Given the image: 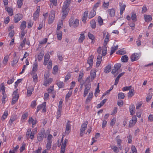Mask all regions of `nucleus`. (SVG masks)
<instances>
[{
  "label": "nucleus",
  "mask_w": 153,
  "mask_h": 153,
  "mask_svg": "<svg viewBox=\"0 0 153 153\" xmlns=\"http://www.w3.org/2000/svg\"><path fill=\"white\" fill-rule=\"evenodd\" d=\"M83 75V71H82V72L81 71L80 74H79V77L78 78V81H80L81 80Z\"/></svg>",
  "instance_id": "3c124183"
},
{
  "label": "nucleus",
  "mask_w": 153,
  "mask_h": 153,
  "mask_svg": "<svg viewBox=\"0 0 153 153\" xmlns=\"http://www.w3.org/2000/svg\"><path fill=\"white\" fill-rule=\"evenodd\" d=\"M97 53H99V55L97 56V61L96 62V66L97 67H99L100 64L102 60V52L101 48L100 47L97 49Z\"/></svg>",
  "instance_id": "f03ea898"
},
{
  "label": "nucleus",
  "mask_w": 153,
  "mask_h": 153,
  "mask_svg": "<svg viewBox=\"0 0 153 153\" xmlns=\"http://www.w3.org/2000/svg\"><path fill=\"white\" fill-rule=\"evenodd\" d=\"M91 79H90V76H89L87 77L86 79V82L89 83L90 82L92 81L95 78L96 76V72L94 71H91L90 72Z\"/></svg>",
  "instance_id": "423d86ee"
},
{
  "label": "nucleus",
  "mask_w": 153,
  "mask_h": 153,
  "mask_svg": "<svg viewBox=\"0 0 153 153\" xmlns=\"http://www.w3.org/2000/svg\"><path fill=\"white\" fill-rule=\"evenodd\" d=\"M88 124V122L87 121H86L82 125L80 133V136L81 137H82L84 134L85 133V131L87 128Z\"/></svg>",
  "instance_id": "7ed1b4c3"
},
{
  "label": "nucleus",
  "mask_w": 153,
  "mask_h": 153,
  "mask_svg": "<svg viewBox=\"0 0 153 153\" xmlns=\"http://www.w3.org/2000/svg\"><path fill=\"white\" fill-rule=\"evenodd\" d=\"M72 94V91H69L68 93L66 95L65 97V99H68L71 96Z\"/></svg>",
  "instance_id": "de8ad7c7"
},
{
  "label": "nucleus",
  "mask_w": 153,
  "mask_h": 153,
  "mask_svg": "<svg viewBox=\"0 0 153 153\" xmlns=\"http://www.w3.org/2000/svg\"><path fill=\"white\" fill-rule=\"evenodd\" d=\"M22 18V15L20 14H17L15 15L14 19L15 22L17 23Z\"/></svg>",
  "instance_id": "9b49d317"
},
{
  "label": "nucleus",
  "mask_w": 153,
  "mask_h": 153,
  "mask_svg": "<svg viewBox=\"0 0 153 153\" xmlns=\"http://www.w3.org/2000/svg\"><path fill=\"white\" fill-rule=\"evenodd\" d=\"M94 58V56L91 55L88 59L87 63L90 66H91L92 65Z\"/></svg>",
  "instance_id": "ddd939ff"
},
{
  "label": "nucleus",
  "mask_w": 153,
  "mask_h": 153,
  "mask_svg": "<svg viewBox=\"0 0 153 153\" xmlns=\"http://www.w3.org/2000/svg\"><path fill=\"white\" fill-rule=\"evenodd\" d=\"M28 116V114L27 113H24L22 116V119L24 120Z\"/></svg>",
  "instance_id": "338daca9"
},
{
  "label": "nucleus",
  "mask_w": 153,
  "mask_h": 153,
  "mask_svg": "<svg viewBox=\"0 0 153 153\" xmlns=\"http://www.w3.org/2000/svg\"><path fill=\"white\" fill-rule=\"evenodd\" d=\"M119 5L120 7V14L121 15H122L123 13V11L125 10L126 6L125 4H123V5L122 3H120Z\"/></svg>",
  "instance_id": "2eb2a0df"
},
{
  "label": "nucleus",
  "mask_w": 153,
  "mask_h": 153,
  "mask_svg": "<svg viewBox=\"0 0 153 153\" xmlns=\"http://www.w3.org/2000/svg\"><path fill=\"white\" fill-rule=\"evenodd\" d=\"M45 137L46 138V135L45 134V131L43 130L41 131L38 134L37 138L38 141H42L43 138Z\"/></svg>",
  "instance_id": "20e7f679"
},
{
  "label": "nucleus",
  "mask_w": 153,
  "mask_h": 153,
  "mask_svg": "<svg viewBox=\"0 0 153 153\" xmlns=\"http://www.w3.org/2000/svg\"><path fill=\"white\" fill-rule=\"evenodd\" d=\"M131 149L132 153H137V150L134 146H132L131 147Z\"/></svg>",
  "instance_id": "09e8293b"
},
{
  "label": "nucleus",
  "mask_w": 153,
  "mask_h": 153,
  "mask_svg": "<svg viewBox=\"0 0 153 153\" xmlns=\"http://www.w3.org/2000/svg\"><path fill=\"white\" fill-rule=\"evenodd\" d=\"M147 10V9L146 7V5H144V6H143V7L142 8V13H145L146 12Z\"/></svg>",
  "instance_id": "69168bd1"
},
{
  "label": "nucleus",
  "mask_w": 153,
  "mask_h": 153,
  "mask_svg": "<svg viewBox=\"0 0 153 153\" xmlns=\"http://www.w3.org/2000/svg\"><path fill=\"white\" fill-rule=\"evenodd\" d=\"M107 11L109 12V15L111 17H113L115 16V10L114 9H108Z\"/></svg>",
  "instance_id": "393cba45"
},
{
  "label": "nucleus",
  "mask_w": 153,
  "mask_h": 153,
  "mask_svg": "<svg viewBox=\"0 0 153 153\" xmlns=\"http://www.w3.org/2000/svg\"><path fill=\"white\" fill-rule=\"evenodd\" d=\"M88 11H85L83 15V17L82 18V21L84 23H85L88 16Z\"/></svg>",
  "instance_id": "f3484780"
},
{
  "label": "nucleus",
  "mask_w": 153,
  "mask_h": 153,
  "mask_svg": "<svg viewBox=\"0 0 153 153\" xmlns=\"http://www.w3.org/2000/svg\"><path fill=\"white\" fill-rule=\"evenodd\" d=\"M74 22V18H71V19H70V20H69V24L70 25V26H71L73 25Z\"/></svg>",
  "instance_id": "052dcab7"
},
{
  "label": "nucleus",
  "mask_w": 153,
  "mask_h": 153,
  "mask_svg": "<svg viewBox=\"0 0 153 153\" xmlns=\"http://www.w3.org/2000/svg\"><path fill=\"white\" fill-rule=\"evenodd\" d=\"M134 89H131L128 93V97H131L134 95Z\"/></svg>",
  "instance_id": "72a5a7b5"
},
{
  "label": "nucleus",
  "mask_w": 153,
  "mask_h": 153,
  "mask_svg": "<svg viewBox=\"0 0 153 153\" xmlns=\"http://www.w3.org/2000/svg\"><path fill=\"white\" fill-rule=\"evenodd\" d=\"M139 58V55L137 53H134L131 56V61L137 60Z\"/></svg>",
  "instance_id": "6e6552de"
},
{
  "label": "nucleus",
  "mask_w": 153,
  "mask_h": 153,
  "mask_svg": "<svg viewBox=\"0 0 153 153\" xmlns=\"http://www.w3.org/2000/svg\"><path fill=\"white\" fill-rule=\"evenodd\" d=\"M91 25L92 28L94 29L96 27V22L94 20H92L91 21Z\"/></svg>",
  "instance_id": "4c0bfd02"
},
{
  "label": "nucleus",
  "mask_w": 153,
  "mask_h": 153,
  "mask_svg": "<svg viewBox=\"0 0 153 153\" xmlns=\"http://www.w3.org/2000/svg\"><path fill=\"white\" fill-rule=\"evenodd\" d=\"M98 21L100 25H102L103 24V21L102 18L100 16L98 17Z\"/></svg>",
  "instance_id": "79ce46f5"
},
{
  "label": "nucleus",
  "mask_w": 153,
  "mask_h": 153,
  "mask_svg": "<svg viewBox=\"0 0 153 153\" xmlns=\"http://www.w3.org/2000/svg\"><path fill=\"white\" fill-rule=\"evenodd\" d=\"M80 35V36L78 39V42L79 43H82L85 39V37L84 33H81Z\"/></svg>",
  "instance_id": "a878e982"
},
{
  "label": "nucleus",
  "mask_w": 153,
  "mask_h": 153,
  "mask_svg": "<svg viewBox=\"0 0 153 153\" xmlns=\"http://www.w3.org/2000/svg\"><path fill=\"white\" fill-rule=\"evenodd\" d=\"M144 16L146 22H148L151 21L152 20V16L149 15H144Z\"/></svg>",
  "instance_id": "4be33fe9"
},
{
  "label": "nucleus",
  "mask_w": 153,
  "mask_h": 153,
  "mask_svg": "<svg viewBox=\"0 0 153 153\" xmlns=\"http://www.w3.org/2000/svg\"><path fill=\"white\" fill-rule=\"evenodd\" d=\"M5 10L7 12L10 16H12L13 15V9L7 6L5 7Z\"/></svg>",
  "instance_id": "dca6fc26"
},
{
  "label": "nucleus",
  "mask_w": 153,
  "mask_h": 153,
  "mask_svg": "<svg viewBox=\"0 0 153 153\" xmlns=\"http://www.w3.org/2000/svg\"><path fill=\"white\" fill-rule=\"evenodd\" d=\"M54 88L53 86H51L50 87V88H49L48 90V93H53V91H54Z\"/></svg>",
  "instance_id": "680f3d73"
},
{
  "label": "nucleus",
  "mask_w": 153,
  "mask_h": 153,
  "mask_svg": "<svg viewBox=\"0 0 153 153\" xmlns=\"http://www.w3.org/2000/svg\"><path fill=\"white\" fill-rule=\"evenodd\" d=\"M35 133L34 132L31 131V132L30 135V137L31 140H33L34 138V135Z\"/></svg>",
  "instance_id": "e2e57ef3"
},
{
  "label": "nucleus",
  "mask_w": 153,
  "mask_h": 153,
  "mask_svg": "<svg viewBox=\"0 0 153 153\" xmlns=\"http://www.w3.org/2000/svg\"><path fill=\"white\" fill-rule=\"evenodd\" d=\"M5 87L4 86V83H2L1 84V85L0 86V90H1L2 91V93H5Z\"/></svg>",
  "instance_id": "58836bf2"
},
{
  "label": "nucleus",
  "mask_w": 153,
  "mask_h": 153,
  "mask_svg": "<svg viewBox=\"0 0 153 153\" xmlns=\"http://www.w3.org/2000/svg\"><path fill=\"white\" fill-rule=\"evenodd\" d=\"M118 97L119 99H123L125 97L124 94L123 93H120L118 94Z\"/></svg>",
  "instance_id": "a19ab883"
},
{
  "label": "nucleus",
  "mask_w": 153,
  "mask_h": 153,
  "mask_svg": "<svg viewBox=\"0 0 153 153\" xmlns=\"http://www.w3.org/2000/svg\"><path fill=\"white\" fill-rule=\"evenodd\" d=\"M61 111L62 110L58 109L57 112V115L56 117V118L57 119H58L61 115Z\"/></svg>",
  "instance_id": "49530a36"
},
{
  "label": "nucleus",
  "mask_w": 153,
  "mask_h": 153,
  "mask_svg": "<svg viewBox=\"0 0 153 153\" xmlns=\"http://www.w3.org/2000/svg\"><path fill=\"white\" fill-rule=\"evenodd\" d=\"M71 1V0H66L65 2L64 3L62 10V18L63 19H64L66 16L68 15L69 11V6Z\"/></svg>",
  "instance_id": "f257e3e1"
},
{
  "label": "nucleus",
  "mask_w": 153,
  "mask_h": 153,
  "mask_svg": "<svg viewBox=\"0 0 153 153\" xmlns=\"http://www.w3.org/2000/svg\"><path fill=\"white\" fill-rule=\"evenodd\" d=\"M152 95L150 94H149L146 98V101L147 102L149 101L152 98Z\"/></svg>",
  "instance_id": "8fccbe9b"
},
{
  "label": "nucleus",
  "mask_w": 153,
  "mask_h": 153,
  "mask_svg": "<svg viewBox=\"0 0 153 153\" xmlns=\"http://www.w3.org/2000/svg\"><path fill=\"white\" fill-rule=\"evenodd\" d=\"M50 59V55L48 53H46L45 54L44 56V65H46L48 61Z\"/></svg>",
  "instance_id": "f8f14e48"
},
{
  "label": "nucleus",
  "mask_w": 153,
  "mask_h": 153,
  "mask_svg": "<svg viewBox=\"0 0 153 153\" xmlns=\"http://www.w3.org/2000/svg\"><path fill=\"white\" fill-rule=\"evenodd\" d=\"M37 62L36 60L35 61L33 66V71H36L37 70Z\"/></svg>",
  "instance_id": "bb28decb"
},
{
  "label": "nucleus",
  "mask_w": 153,
  "mask_h": 153,
  "mask_svg": "<svg viewBox=\"0 0 153 153\" xmlns=\"http://www.w3.org/2000/svg\"><path fill=\"white\" fill-rule=\"evenodd\" d=\"M23 4L22 1H20L18 0L17 1V5L18 7L19 8H20L21 7L22 5Z\"/></svg>",
  "instance_id": "13d9d810"
},
{
  "label": "nucleus",
  "mask_w": 153,
  "mask_h": 153,
  "mask_svg": "<svg viewBox=\"0 0 153 153\" xmlns=\"http://www.w3.org/2000/svg\"><path fill=\"white\" fill-rule=\"evenodd\" d=\"M79 23V20L77 19H76L74 22V23L73 25V27H76L78 25Z\"/></svg>",
  "instance_id": "37998d69"
},
{
  "label": "nucleus",
  "mask_w": 153,
  "mask_h": 153,
  "mask_svg": "<svg viewBox=\"0 0 153 153\" xmlns=\"http://www.w3.org/2000/svg\"><path fill=\"white\" fill-rule=\"evenodd\" d=\"M131 86H126L125 87H124L123 89V91H128V90H130L131 89Z\"/></svg>",
  "instance_id": "864d4df0"
},
{
  "label": "nucleus",
  "mask_w": 153,
  "mask_h": 153,
  "mask_svg": "<svg viewBox=\"0 0 153 153\" xmlns=\"http://www.w3.org/2000/svg\"><path fill=\"white\" fill-rule=\"evenodd\" d=\"M26 41V38H25L22 41V42L21 43L20 45V46L19 48V49H21L24 46Z\"/></svg>",
  "instance_id": "473e14b6"
},
{
  "label": "nucleus",
  "mask_w": 153,
  "mask_h": 153,
  "mask_svg": "<svg viewBox=\"0 0 153 153\" xmlns=\"http://www.w3.org/2000/svg\"><path fill=\"white\" fill-rule=\"evenodd\" d=\"M111 70V65H108L106 66L104 69V72L106 74L109 73Z\"/></svg>",
  "instance_id": "b1692460"
},
{
  "label": "nucleus",
  "mask_w": 153,
  "mask_h": 153,
  "mask_svg": "<svg viewBox=\"0 0 153 153\" xmlns=\"http://www.w3.org/2000/svg\"><path fill=\"white\" fill-rule=\"evenodd\" d=\"M40 9L38 8L33 14V19L35 20L39 16Z\"/></svg>",
  "instance_id": "a211bd4d"
},
{
  "label": "nucleus",
  "mask_w": 153,
  "mask_h": 153,
  "mask_svg": "<svg viewBox=\"0 0 153 153\" xmlns=\"http://www.w3.org/2000/svg\"><path fill=\"white\" fill-rule=\"evenodd\" d=\"M33 78L34 82H36L37 81L38 77L36 74L35 73L33 74Z\"/></svg>",
  "instance_id": "e433bc0d"
},
{
  "label": "nucleus",
  "mask_w": 153,
  "mask_h": 153,
  "mask_svg": "<svg viewBox=\"0 0 153 153\" xmlns=\"http://www.w3.org/2000/svg\"><path fill=\"white\" fill-rule=\"evenodd\" d=\"M137 16L136 14L134 13H132L131 14V19L134 21H137Z\"/></svg>",
  "instance_id": "c03bdc74"
},
{
  "label": "nucleus",
  "mask_w": 153,
  "mask_h": 153,
  "mask_svg": "<svg viewBox=\"0 0 153 153\" xmlns=\"http://www.w3.org/2000/svg\"><path fill=\"white\" fill-rule=\"evenodd\" d=\"M19 61V58L17 57L13 58V60L11 62V65L14 67L17 63Z\"/></svg>",
  "instance_id": "6ab92c4d"
},
{
  "label": "nucleus",
  "mask_w": 153,
  "mask_h": 153,
  "mask_svg": "<svg viewBox=\"0 0 153 153\" xmlns=\"http://www.w3.org/2000/svg\"><path fill=\"white\" fill-rule=\"evenodd\" d=\"M34 88L32 86L28 87L27 90V96L30 97L32 94V92L34 90Z\"/></svg>",
  "instance_id": "9d476101"
},
{
  "label": "nucleus",
  "mask_w": 153,
  "mask_h": 153,
  "mask_svg": "<svg viewBox=\"0 0 153 153\" xmlns=\"http://www.w3.org/2000/svg\"><path fill=\"white\" fill-rule=\"evenodd\" d=\"M17 90L14 91L13 94V98L11 102V104L13 105L16 103L19 97V94H17Z\"/></svg>",
  "instance_id": "39448f33"
},
{
  "label": "nucleus",
  "mask_w": 153,
  "mask_h": 153,
  "mask_svg": "<svg viewBox=\"0 0 153 153\" xmlns=\"http://www.w3.org/2000/svg\"><path fill=\"white\" fill-rule=\"evenodd\" d=\"M56 34L57 35V37L59 40H61L62 36V33L61 31L60 30H57L56 31Z\"/></svg>",
  "instance_id": "5701e85b"
},
{
  "label": "nucleus",
  "mask_w": 153,
  "mask_h": 153,
  "mask_svg": "<svg viewBox=\"0 0 153 153\" xmlns=\"http://www.w3.org/2000/svg\"><path fill=\"white\" fill-rule=\"evenodd\" d=\"M116 53L117 54L123 55L126 53V52L123 51L122 49H121L117 51V52Z\"/></svg>",
  "instance_id": "5fc2aeb1"
},
{
  "label": "nucleus",
  "mask_w": 153,
  "mask_h": 153,
  "mask_svg": "<svg viewBox=\"0 0 153 153\" xmlns=\"http://www.w3.org/2000/svg\"><path fill=\"white\" fill-rule=\"evenodd\" d=\"M52 81V79L50 78L47 80L46 79V81L44 82L43 85L45 86H47V85L50 83H51Z\"/></svg>",
  "instance_id": "f704fd0d"
},
{
  "label": "nucleus",
  "mask_w": 153,
  "mask_h": 153,
  "mask_svg": "<svg viewBox=\"0 0 153 153\" xmlns=\"http://www.w3.org/2000/svg\"><path fill=\"white\" fill-rule=\"evenodd\" d=\"M26 27V22L25 21H23L20 26L21 29L23 31Z\"/></svg>",
  "instance_id": "2f4dec72"
},
{
  "label": "nucleus",
  "mask_w": 153,
  "mask_h": 153,
  "mask_svg": "<svg viewBox=\"0 0 153 153\" xmlns=\"http://www.w3.org/2000/svg\"><path fill=\"white\" fill-rule=\"evenodd\" d=\"M96 14L95 10L94 9L92 10L90 12L88 16V17L89 19H91L94 17Z\"/></svg>",
  "instance_id": "aec40b11"
},
{
  "label": "nucleus",
  "mask_w": 153,
  "mask_h": 153,
  "mask_svg": "<svg viewBox=\"0 0 153 153\" xmlns=\"http://www.w3.org/2000/svg\"><path fill=\"white\" fill-rule=\"evenodd\" d=\"M93 94L92 92H90L86 100V101L88 102L92 98Z\"/></svg>",
  "instance_id": "ea45409f"
},
{
  "label": "nucleus",
  "mask_w": 153,
  "mask_h": 153,
  "mask_svg": "<svg viewBox=\"0 0 153 153\" xmlns=\"http://www.w3.org/2000/svg\"><path fill=\"white\" fill-rule=\"evenodd\" d=\"M104 47L105 48V49L104 50H102V56H105L107 53V47L106 46Z\"/></svg>",
  "instance_id": "6e6d98bb"
},
{
  "label": "nucleus",
  "mask_w": 153,
  "mask_h": 153,
  "mask_svg": "<svg viewBox=\"0 0 153 153\" xmlns=\"http://www.w3.org/2000/svg\"><path fill=\"white\" fill-rule=\"evenodd\" d=\"M128 56L126 55H125L122 56L121 60L122 62H126L128 61Z\"/></svg>",
  "instance_id": "c85d7f7f"
},
{
  "label": "nucleus",
  "mask_w": 153,
  "mask_h": 153,
  "mask_svg": "<svg viewBox=\"0 0 153 153\" xmlns=\"http://www.w3.org/2000/svg\"><path fill=\"white\" fill-rule=\"evenodd\" d=\"M109 4V2L105 3V1H104L103 4V7L104 8H105L107 9L108 7Z\"/></svg>",
  "instance_id": "603ef678"
},
{
  "label": "nucleus",
  "mask_w": 153,
  "mask_h": 153,
  "mask_svg": "<svg viewBox=\"0 0 153 153\" xmlns=\"http://www.w3.org/2000/svg\"><path fill=\"white\" fill-rule=\"evenodd\" d=\"M16 117L15 116H12L11 117L10 119V120L9 124L11 126L13 124V122L16 120Z\"/></svg>",
  "instance_id": "7c9ffc66"
},
{
  "label": "nucleus",
  "mask_w": 153,
  "mask_h": 153,
  "mask_svg": "<svg viewBox=\"0 0 153 153\" xmlns=\"http://www.w3.org/2000/svg\"><path fill=\"white\" fill-rule=\"evenodd\" d=\"M56 84L59 88H63L64 86V84L63 82L57 81L56 82Z\"/></svg>",
  "instance_id": "c756f323"
},
{
  "label": "nucleus",
  "mask_w": 153,
  "mask_h": 153,
  "mask_svg": "<svg viewBox=\"0 0 153 153\" xmlns=\"http://www.w3.org/2000/svg\"><path fill=\"white\" fill-rule=\"evenodd\" d=\"M71 122L68 120L65 129V132L67 134H69L71 131Z\"/></svg>",
  "instance_id": "1a4fd4ad"
},
{
  "label": "nucleus",
  "mask_w": 153,
  "mask_h": 153,
  "mask_svg": "<svg viewBox=\"0 0 153 153\" xmlns=\"http://www.w3.org/2000/svg\"><path fill=\"white\" fill-rule=\"evenodd\" d=\"M9 58V56H8L7 55L4 57V59L3 61V64L4 65H6L7 62L8 61V59Z\"/></svg>",
  "instance_id": "a18cd8bd"
},
{
  "label": "nucleus",
  "mask_w": 153,
  "mask_h": 153,
  "mask_svg": "<svg viewBox=\"0 0 153 153\" xmlns=\"http://www.w3.org/2000/svg\"><path fill=\"white\" fill-rule=\"evenodd\" d=\"M52 137L53 136L51 134H49L48 137L47 141H49V142H52V140L51 139Z\"/></svg>",
  "instance_id": "0e129e2a"
},
{
  "label": "nucleus",
  "mask_w": 153,
  "mask_h": 153,
  "mask_svg": "<svg viewBox=\"0 0 153 153\" xmlns=\"http://www.w3.org/2000/svg\"><path fill=\"white\" fill-rule=\"evenodd\" d=\"M137 121V118L136 116L132 117V119L130 120L129 122V127H131L134 126Z\"/></svg>",
  "instance_id": "0eeeda50"
},
{
  "label": "nucleus",
  "mask_w": 153,
  "mask_h": 153,
  "mask_svg": "<svg viewBox=\"0 0 153 153\" xmlns=\"http://www.w3.org/2000/svg\"><path fill=\"white\" fill-rule=\"evenodd\" d=\"M129 110L131 115H133L135 113V109L134 106V105L131 104L130 106Z\"/></svg>",
  "instance_id": "4468645a"
},
{
  "label": "nucleus",
  "mask_w": 153,
  "mask_h": 153,
  "mask_svg": "<svg viewBox=\"0 0 153 153\" xmlns=\"http://www.w3.org/2000/svg\"><path fill=\"white\" fill-rule=\"evenodd\" d=\"M52 143V142L47 141V144L46 145V148L47 150H49L51 148Z\"/></svg>",
  "instance_id": "c9c22d12"
},
{
  "label": "nucleus",
  "mask_w": 153,
  "mask_h": 153,
  "mask_svg": "<svg viewBox=\"0 0 153 153\" xmlns=\"http://www.w3.org/2000/svg\"><path fill=\"white\" fill-rule=\"evenodd\" d=\"M88 36L89 38L92 40H93L94 39V35L89 32L88 33Z\"/></svg>",
  "instance_id": "4d7b16f0"
},
{
  "label": "nucleus",
  "mask_w": 153,
  "mask_h": 153,
  "mask_svg": "<svg viewBox=\"0 0 153 153\" xmlns=\"http://www.w3.org/2000/svg\"><path fill=\"white\" fill-rule=\"evenodd\" d=\"M42 149L40 147H39L38 149L35 151H34L32 153H40Z\"/></svg>",
  "instance_id": "774afa93"
},
{
  "label": "nucleus",
  "mask_w": 153,
  "mask_h": 153,
  "mask_svg": "<svg viewBox=\"0 0 153 153\" xmlns=\"http://www.w3.org/2000/svg\"><path fill=\"white\" fill-rule=\"evenodd\" d=\"M55 16L49 15V16L48 23L49 24H51L53 22L54 20Z\"/></svg>",
  "instance_id": "cd10ccee"
},
{
  "label": "nucleus",
  "mask_w": 153,
  "mask_h": 153,
  "mask_svg": "<svg viewBox=\"0 0 153 153\" xmlns=\"http://www.w3.org/2000/svg\"><path fill=\"white\" fill-rule=\"evenodd\" d=\"M121 66V65L120 63H117L115 64L114 66V68L116 69L119 72L122 71V70L120 69Z\"/></svg>",
  "instance_id": "412c9836"
},
{
  "label": "nucleus",
  "mask_w": 153,
  "mask_h": 153,
  "mask_svg": "<svg viewBox=\"0 0 153 153\" xmlns=\"http://www.w3.org/2000/svg\"><path fill=\"white\" fill-rule=\"evenodd\" d=\"M116 122V119L115 118H113L112 119L110 122V125L113 126L115 124Z\"/></svg>",
  "instance_id": "bf43d9fd"
}]
</instances>
